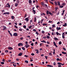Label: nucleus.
<instances>
[{
  "label": "nucleus",
  "instance_id": "1",
  "mask_svg": "<svg viewBox=\"0 0 67 67\" xmlns=\"http://www.w3.org/2000/svg\"><path fill=\"white\" fill-rule=\"evenodd\" d=\"M46 13L47 14H49L48 16H50V14H51V15H53V14L51 13V12H49V10H47Z\"/></svg>",
  "mask_w": 67,
  "mask_h": 67
},
{
  "label": "nucleus",
  "instance_id": "2",
  "mask_svg": "<svg viewBox=\"0 0 67 67\" xmlns=\"http://www.w3.org/2000/svg\"><path fill=\"white\" fill-rule=\"evenodd\" d=\"M41 42H42V43H41L40 46H42L43 43H46V41H45V40H43L42 41H41Z\"/></svg>",
  "mask_w": 67,
  "mask_h": 67
},
{
  "label": "nucleus",
  "instance_id": "3",
  "mask_svg": "<svg viewBox=\"0 0 67 67\" xmlns=\"http://www.w3.org/2000/svg\"><path fill=\"white\" fill-rule=\"evenodd\" d=\"M25 20L26 21L27 23V22H28V21H29V17H26V18H25Z\"/></svg>",
  "mask_w": 67,
  "mask_h": 67
},
{
  "label": "nucleus",
  "instance_id": "4",
  "mask_svg": "<svg viewBox=\"0 0 67 67\" xmlns=\"http://www.w3.org/2000/svg\"><path fill=\"white\" fill-rule=\"evenodd\" d=\"M57 64H58V65H59V64H61V65H62V66H63V65H64V63L63 64H62V63H60V62H58Z\"/></svg>",
  "mask_w": 67,
  "mask_h": 67
},
{
  "label": "nucleus",
  "instance_id": "5",
  "mask_svg": "<svg viewBox=\"0 0 67 67\" xmlns=\"http://www.w3.org/2000/svg\"><path fill=\"white\" fill-rule=\"evenodd\" d=\"M23 43H19L18 46H23Z\"/></svg>",
  "mask_w": 67,
  "mask_h": 67
},
{
  "label": "nucleus",
  "instance_id": "6",
  "mask_svg": "<svg viewBox=\"0 0 67 67\" xmlns=\"http://www.w3.org/2000/svg\"><path fill=\"white\" fill-rule=\"evenodd\" d=\"M13 35L14 36H18V34L17 32H14V34H13Z\"/></svg>",
  "mask_w": 67,
  "mask_h": 67
},
{
  "label": "nucleus",
  "instance_id": "7",
  "mask_svg": "<svg viewBox=\"0 0 67 67\" xmlns=\"http://www.w3.org/2000/svg\"><path fill=\"white\" fill-rule=\"evenodd\" d=\"M61 28H60V27H59L58 28V27H57L56 29L57 30H61Z\"/></svg>",
  "mask_w": 67,
  "mask_h": 67
},
{
  "label": "nucleus",
  "instance_id": "8",
  "mask_svg": "<svg viewBox=\"0 0 67 67\" xmlns=\"http://www.w3.org/2000/svg\"><path fill=\"white\" fill-rule=\"evenodd\" d=\"M53 44H54V46H55L56 48H58V46L57 45H56V43H55V41H54Z\"/></svg>",
  "mask_w": 67,
  "mask_h": 67
},
{
  "label": "nucleus",
  "instance_id": "9",
  "mask_svg": "<svg viewBox=\"0 0 67 67\" xmlns=\"http://www.w3.org/2000/svg\"><path fill=\"white\" fill-rule=\"evenodd\" d=\"M30 45H29V44H28H28H27V45H25L24 47H26V48H28L29 47Z\"/></svg>",
  "mask_w": 67,
  "mask_h": 67
},
{
  "label": "nucleus",
  "instance_id": "10",
  "mask_svg": "<svg viewBox=\"0 0 67 67\" xmlns=\"http://www.w3.org/2000/svg\"><path fill=\"white\" fill-rule=\"evenodd\" d=\"M7 27L6 26H4L3 27V30H6Z\"/></svg>",
  "mask_w": 67,
  "mask_h": 67
},
{
  "label": "nucleus",
  "instance_id": "11",
  "mask_svg": "<svg viewBox=\"0 0 67 67\" xmlns=\"http://www.w3.org/2000/svg\"><path fill=\"white\" fill-rule=\"evenodd\" d=\"M29 4H32V0H29Z\"/></svg>",
  "mask_w": 67,
  "mask_h": 67
},
{
  "label": "nucleus",
  "instance_id": "12",
  "mask_svg": "<svg viewBox=\"0 0 67 67\" xmlns=\"http://www.w3.org/2000/svg\"><path fill=\"white\" fill-rule=\"evenodd\" d=\"M56 34L57 35H61V34H59V32H56Z\"/></svg>",
  "mask_w": 67,
  "mask_h": 67
},
{
  "label": "nucleus",
  "instance_id": "13",
  "mask_svg": "<svg viewBox=\"0 0 67 67\" xmlns=\"http://www.w3.org/2000/svg\"><path fill=\"white\" fill-rule=\"evenodd\" d=\"M23 54V53H19L18 55L19 56H21Z\"/></svg>",
  "mask_w": 67,
  "mask_h": 67
},
{
  "label": "nucleus",
  "instance_id": "14",
  "mask_svg": "<svg viewBox=\"0 0 67 67\" xmlns=\"http://www.w3.org/2000/svg\"><path fill=\"white\" fill-rule=\"evenodd\" d=\"M47 24L46 23H43V26H45V25H46V27H47Z\"/></svg>",
  "mask_w": 67,
  "mask_h": 67
},
{
  "label": "nucleus",
  "instance_id": "15",
  "mask_svg": "<svg viewBox=\"0 0 67 67\" xmlns=\"http://www.w3.org/2000/svg\"><path fill=\"white\" fill-rule=\"evenodd\" d=\"M8 48L9 49H13V48H12V47H8Z\"/></svg>",
  "mask_w": 67,
  "mask_h": 67
},
{
  "label": "nucleus",
  "instance_id": "16",
  "mask_svg": "<svg viewBox=\"0 0 67 67\" xmlns=\"http://www.w3.org/2000/svg\"><path fill=\"white\" fill-rule=\"evenodd\" d=\"M11 18L12 19H14V18H15V16H14V15H12L11 16Z\"/></svg>",
  "mask_w": 67,
  "mask_h": 67
},
{
  "label": "nucleus",
  "instance_id": "17",
  "mask_svg": "<svg viewBox=\"0 0 67 67\" xmlns=\"http://www.w3.org/2000/svg\"><path fill=\"white\" fill-rule=\"evenodd\" d=\"M7 7H9V8H10V5L9 4V3H7Z\"/></svg>",
  "mask_w": 67,
  "mask_h": 67
},
{
  "label": "nucleus",
  "instance_id": "18",
  "mask_svg": "<svg viewBox=\"0 0 67 67\" xmlns=\"http://www.w3.org/2000/svg\"><path fill=\"white\" fill-rule=\"evenodd\" d=\"M54 40H58V38H57V37H54Z\"/></svg>",
  "mask_w": 67,
  "mask_h": 67
},
{
  "label": "nucleus",
  "instance_id": "19",
  "mask_svg": "<svg viewBox=\"0 0 67 67\" xmlns=\"http://www.w3.org/2000/svg\"><path fill=\"white\" fill-rule=\"evenodd\" d=\"M47 67H53V66H52V65H47Z\"/></svg>",
  "mask_w": 67,
  "mask_h": 67
},
{
  "label": "nucleus",
  "instance_id": "20",
  "mask_svg": "<svg viewBox=\"0 0 67 67\" xmlns=\"http://www.w3.org/2000/svg\"><path fill=\"white\" fill-rule=\"evenodd\" d=\"M57 3H58V5H59L60 8V2H59V1H58Z\"/></svg>",
  "mask_w": 67,
  "mask_h": 67
},
{
  "label": "nucleus",
  "instance_id": "21",
  "mask_svg": "<svg viewBox=\"0 0 67 67\" xmlns=\"http://www.w3.org/2000/svg\"><path fill=\"white\" fill-rule=\"evenodd\" d=\"M37 20V18L36 17H34V22H36V21Z\"/></svg>",
  "mask_w": 67,
  "mask_h": 67
},
{
  "label": "nucleus",
  "instance_id": "22",
  "mask_svg": "<svg viewBox=\"0 0 67 67\" xmlns=\"http://www.w3.org/2000/svg\"><path fill=\"white\" fill-rule=\"evenodd\" d=\"M9 14V13L8 12H7V13H4V14Z\"/></svg>",
  "mask_w": 67,
  "mask_h": 67
},
{
  "label": "nucleus",
  "instance_id": "23",
  "mask_svg": "<svg viewBox=\"0 0 67 67\" xmlns=\"http://www.w3.org/2000/svg\"><path fill=\"white\" fill-rule=\"evenodd\" d=\"M63 26L64 27H66L67 26V23H65L64 25H63Z\"/></svg>",
  "mask_w": 67,
  "mask_h": 67
},
{
  "label": "nucleus",
  "instance_id": "24",
  "mask_svg": "<svg viewBox=\"0 0 67 67\" xmlns=\"http://www.w3.org/2000/svg\"><path fill=\"white\" fill-rule=\"evenodd\" d=\"M22 49H23L24 51H25V48L24 47H22Z\"/></svg>",
  "mask_w": 67,
  "mask_h": 67
},
{
  "label": "nucleus",
  "instance_id": "25",
  "mask_svg": "<svg viewBox=\"0 0 67 67\" xmlns=\"http://www.w3.org/2000/svg\"><path fill=\"white\" fill-rule=\"evenodd\" d=\"M62 5H63V8L64 5H65V3H62Z\"/></svg>",
  "mask_w": 67,
  "mask_h": 67
},
{
  "label": "nucleus",
  "instance_id": "26",
  "mask_svg": "<svg viewBox=\"0 0 67 67\" xmlns=\"http://www.w3.org/2000/svg\"><path fill=\"white\" fill-rule=\"evenodd\" d=\"M62 53H63V54H66V53H65V52H62Z\"/></svg>",
  "mask_w": 67,
  "mask_h": 67
},
{
  "label": "nucleus",
  "instance_id": "27",
  "mask_svg": "<svg viewBox=\"0 0 67 67\" xmlns=\"http://www.w3.org/2000/svg\"><path fill=\"white\" fill-rule=\"evenodd\" d=\"M54 3L56 5H57V3L56 1H55Z\"/></svg>",
  "mask_w": 67,
  "mask_h": 67
},
{
  "label": "nucleus",
  "instance_id": "28",
  "mask_svg": "<svg viewBox=\"0 0 67 67\" xmlns=\"http://www.w3.org/2000/svg\"><path fill=\"white\" fill-rule=\"evenodd\" d=\"M59 45H61V44H62V41H59Z\"/></svg>",
  "mask_w": 67,
  "mask_h": 67
},
{
  "label": "nucleus",
  "instance_id": "29",
  "mask_svg": "<svg viewBox=\"0 0 67 67\" xmlns=\"http://www.w3.org/2000/svg\"><path fill=\"white\" fill-rule=\"evenodd\" d=\"M50 37V36H49L48 35H47V38H48V39H49V38Z\"/></svg>",
  "mask_w": 67,
  "mask_h": 67
},
{
  "label": "nucleus",
  "instance_id": "30",
  "mask_svg": "<svg viewBox=\"0 0 67 67\" xmlns=\"http://www.w3.org/2000/svg\"><path fill=\"white\" fill-rule=\"evenodd\" d=\"M36 34H37V35H38V34H39L38 33V32H36Z\"/></svg>",
  "mask_w": 67,
  "mask_h": 67
},
{
  "label": "nucleus",
  "instance_id": "31",
  "mask_svg": "<svg viewBox=\"0 0 67 67\" xmlns=\"http://www.w3.org/2000/svg\"><path fill=\"white\" fill-rule=\"evenodd\" d=\"M2 12H3L4 13L3 14H4V12H5V10H2Z\"/></svg>",
  "mask_w": 67,
  "mask_h": 67
},
{
  "label": "nucleus",
  "instance_id": "32",
  "mask_svg": "<svg viewBox=\"0 0 67 67\" xmlns=\"http://www.w3.org/2000/svg\"><path fill=\"white\" fill-rule=\"evenodd\" d=\"M57 61H59V60H60V59H59V58H57Z\"/></svg>",
  "mask_w": 67,
  "mask_h": 67
},
{
  "label": "nucleus",
  "instance_id": "33",
  "mask_svg": "<svg viewBox=\"0 0 67 67\" xmlns=\"http://www.w3.org/2000/svg\"><path fill=\"white\" fill-rule=\"evenodd\" d=\"M34 8H35V7H32V10H33V12H34Z\"/></svg>",
  "mask_w": 67,
  "mask_h": 67
},
{
  "label": "nucleus",
  "instance_id": "34",
  "mask_svg": "<svg viewBox=\"0 0 67 67\" xmlns=\"http://www.w3.org/2000/svg\"><path fill=\"white\" fill-rule=\"evenodd\" d=\"M36 10H34V14H35V13H36Z\"/></svg>",
  "mask_w": 67,
  "mask_h": 67
},
{
  "label": "nucleus",
  "instance_id": "35",
  "mask_svg": "<svg viewBox=\"0 0 67 67\" xmlns=\"http://www.w3.org/2000/svg\"><path fill=\"white\" fill-rule=\"evenodd\" d=\"M2 61H3V62H4H4L5 61V59H2Z\"/></svg>",
  "mask_w": 67,
  "mask_h": 67
},
{
  "label": "nucleus",
  "instance_id": "36",
  "mask_svg": "<svg viewBox=\"0 0 67 67\" xmlns=\"http://www.w3.org/2000/svg\"><path fill=\"white\" fill-rule=\"evenodd\" d=\"M63 34H62V37H63V38H65V36L64 35H63Z\"/></svg>",
  "mask_w": 67,
  "mask_h": 67
},
{
  "label": "nucleus",
  "instance_id": "37",
  "mask_svg": "<svg viewBox=\"0 0 67 67\" xmlns=\"http://www.w3.org/2000/svg\"><path fill=\"white\" fill-rule=\"evenodd\" d=\"M49 55L52 56V54L51 53H49Z\"/></svg>",
  "mask_w": 67,
  "mask_h": 67
},
{
  "label": "nucleus",
  "instance_id": "38",
  "mask_svg": "<svg viewBox=\"0 0 67 67\" xmlns=\"http://www.w3.org/2000/svg\"><path fill=\"white\" fill-rule=\"evenodd\" d=\"M56 62H54L53 63V65H54V66H55V65H56Z\"/></svg>",
  "mask_w": 67,
  "mask_h": 67
},
{
  "label": "nucleus",
  "instance_id": "39",
  "mask_svg": "<svg viewBox=\"0 0 67 67\" xmlns=\"http://www.w3.org/2000/svg\"><path fill=\"white\" fill-rule=\"evenodd\" d=\"M31 46H32V47H33V46H34V43H32L31 42Z\"/></svg>",
  "mask_w": 67,
  "mask_h": 67
},
{
  "label": "nucleus",
  "instance_id": "40",
  "mask_svg": "<svg viewBox=\"0 0 67 67\" xmlns=\"http://www.w3.org/2000/svg\"><path fill=\"white\" fill-rule=\"evenodd\" d=\"M23 27H24L25 29H26V26L25 25H24Z\"/></svg>",
  "mask_w": 67,
  "mask_h": 67
},
{
  "label": "nucleus",
  "instance_id": "41",
  "mask_svg": "<svg viewBox=\"0 0 67 67\" xmlns=\"http://www.w3.org/2000/svg\"><path fill=\"white\" fill-rule=\"evenodd\" d=\"M44 2H41V5H44Z\"/></svg>",
  "mask_w": 67,
  "mask_h": 67
},
{
  "label": "nucleus",
  "instance_id": "42",
  "mask_svg": "<svg viewBox=\"0 0 67 67\" xmlns=\"http://www.w3.org/2000/svg\"><path fill=\"white\" fill-rule=\"evenodd\" d=\"M18 5V3L17 2V3H16V4H15V7H17V5Z\"/></svg>",
  "mask_w": 67,
  "mask_h": 67
},
{
  "label": "nucleus",
  "instance_id": "43",
  "mask_svg": "<svg viewBox=\"0 0 67 67\" xmlns=\"http://www.w3.org/2000/svg\"><path fill=\"white\" fill-rule=\"evenodd\" d=\"M25 62H26L27 63H28V61L27 60H25Z\"/></svg>",
  "mask_w": 67,
  "mask_h": 67
},
{
  "label": "nucleus",
  "instance_id": "44",
  "mask_svg": "<svg viewBox=\"0 0 67 67\" xmlns=\"http://www.w3.org/2000/svg\"><path fill=\"white\" fill-rule=\"evenodd\" d=\"M5 52H8L9 51H8V50H6L5 51Z\"/></svg>",
  "mask_w": 67,
  "mask_h": 67
},
{
  "label": "nucleus",
  "instance_id": "45",
  "mask_svg": "<svg viewBox=\"0 0 67 67\" xmlns=\"http://www.w3.org/2000/svg\"><path fill=\"white\" fill-rule=\"evenodd\" d=\"M39 50H38V49H37V52H36L37 53H39Z\"/></svg>",
  "mask_w": 67,
  "mask_h": 67
},
{
  "label": "nucleus",
  "instance_id": "46",
  "mask_svg": "<svg viewBox=\"0 0 67 67\" xmlns=\"http://www.w3.org/2000/svg\"><path fill=\"white\" fill-rule=\"evenodd\" d=\"M60 8H63V4H62V6H60Z\"/></svg>",
  "mask_w": 67,
  "mask_h": 67
},
{
  "label": "nucleus",
  "instance_id": "47",
  "mask_svg": "<svg viewBox=\"0 0 67 67\" xmlns=\"http://www.w3.org/2000/svg\"><path fill=\"white\" fill-rule=\"evenodd\" d=\"M58 67H62V65L61 64H59V65H58Z\"/></svg>",
  "mask_w": 67,
  "mask_h": 67
},
{
  "label": "nucleus",
  "instance_id": "48",
  "mask_svg": "<svg viewBox=\"0 0 67 67\" xmlns=\"http://www.w3.org/2000/svg\"><path fill=\"white\" fill-rule=\"evenodd\" d=\"M1 64H2V65L4 64V62H3V61H2V62H1Z\"/></svg>",
  "mask_w": 67,
  "mask_h": 67
},
{
  "label": "nucleus",
  "instance_id": "49",
  "mask_svg": "<svg viewBox=\"0 0 67 67\" xmlns=\"http://www.w3.org/2000/svg\"><path fill=\"white\" fill-rule=\"evenodd\" d=\"M25 44L26 45H27V44H28V42H27V41H26Z\"/></svg>",
  "mask_w": 67,
  "mask_h": 67
},
{
  "label": "nucleus",
  "instance_id": "50",
  "mask_svg": "<svg viewBox=\"0 0 67 67\" xmlns=\"http://www.w3.org/2000/svg\"><path fill=\"white\" fill-rule=\"evenodd\" d=\"M50 3H51V4H52V5H54V3H53V2H51V1H50Z\"/></svg>",
  "mask_w": 67,
  "mask_h": 67
},
{
  "label": "nucleus",
  "instance_id": "51",
  "mask_svg": "<svg viewBox=\"0 0 67 67\" xmlns=\"http://www.w3.org/2000/svg\"><path fill=\"white\" fill-rule=\"evenodd\" d=\"M43 19H42V20H41V23H42L43 21Z\"/></svg>",
  "mask_w": 67,
  "mask_h": 67
},
{
  "label": "nucleus",
  "instance_id": "52",
  "mask_svg": "<svg viewBox=\"0 0 67 67\" xmlns=\"http://www.w3.org/2000/svg\"><path fill=\"white\" fill-rule=\"evenodd\" d=\"M63 48L64 51H66V49H65V48Z\"/></svg>",
  "mask_w": 67,
  "mask_h": 67
},
{
  "label": "nucleus",
  "instance_id": "53",
  "mask_svg": "<svg viewBox=\"0 0 67 67\" xmlns=\"http://www.w3.org/2000/svg\"><path fill=\"white\" fill-rule=\"evenodd\" d=\"M19 30H20V31H22V30H23L22 29H21V28H20V29H19Z\"/></svg>",
  "mask_w": 67,
  "mask_h": 67
},
{
  "label": "nucleus",
  "instance_id": "54",
  "mask_svg": "<svg viewBox=\"0 0 67 67\" xmlns=\"http://www.w3.org/2000/svg\"><path fill=\"white\" fill-rule=\"evenodd\" d=\"M16 60V61H19V58H17Z\"/></svg>",
  "mask_w": 67,
  "mask_h": 67
},
{
  "label": "nucleus",
  "instance_id": "55",
  "mask_svg": "<svg viewBox=\"0 0 67 67\" xmlns=\"http://www.w3.org/2000/svg\"><path fill=\"white\" fill-rule=\"evenodd\" d=\"M17 4H18V3H19V0H17Z\"/></svg>",
  "mask_w": 67,
  "mask_h": 67
},
{
  "label": "nucleus",
  "instance_id": "56",
  "mask_svg": "<svg viewBox=\"0 0 67 67\" xmlns=\"http://www.w3.org/2000/svg\"><path fill=\"white\" fill-rule=\"evenodd\" d=\"M44 31H42V33H44Z\"/></svg>",
  "mask_w": 67,
  "mask_h": 67
},
{
  "label": "nucleus",
  "instance_id": "57",
  "mask_svg": "<svg viewBox=\"0 0 67 67\" xmlns=\"http://www.w3.org/2000/svg\"><path fill=\"white\" fill-rule=\"evenodd\" d=\"M43 14L44 15H45V14H44V13H43L42 14H41V15H43Z\"/></svg>",
  "mask_w": 67,
  "mask_h": 67
},
{
  "label": "nucleus",
  "instance_id": "58",
  "mask_svg": "<svg viewBox=\"0 0 67 67\" xmlns=\"http://www.w3.org/2000/svg\"><path fill=\"white\" fill-rule=\"evenodd\" d=\"M31 27H32L31 26H29V29H31Z\"/></svg>",
  "mask_w": 67,
  "mask_h": 67
},
{
  "label": "nucleus",
  "instance_id": "59",
  "mask_svg": "<svg viewBox=\"0 0 67 67\" xmlns=\"http://www.w3.org/2000/svg\"><path fill=\"white\" fill-rule=\"evenodd\" d=\"M33 30H34V31H36V30H35V29H34Z\"/></svg>",
  "mask_w": 67,
  "mask_h": 67
},
{
  "label": "nucleus",
  "instance_id": "60",
  "mask_svg": "<svg viewBox=\"0 0 67 67\" xmlns=\"http://www.w3.org/2000/svg\"><path fill=\"white\" fill-rule=\"evenodd\" d=\"M10 35H11V36H12V34H11V32H10Z\"/></svg>",
  "mask_w": 67,
  "mask_h": 67
},
{
  "label": "nucleus",
  "instance_id": "61",
  "mask_svg": "<svg viewBox=\"0 0 67 67\" xmlns=\"http://www.w3.org/2000/svg\"><path fill=\"white\" fill-rule=\"evenodd\" d=\"M36 8H39V6L38 5H36Z\"/></svg>",
  "mask_w": 67,
  "mask_h": 67
},
{
  "label": "nucleus",
  "instance_id": "62",
  "mask_svg": "<svg viewBox=\"0 0 67 67\" xmlns=\"http://www.w3.org/2000/svg\"><path fill=\"white\" fill-rule=\"evenodd\" d=\"M47 44H50V43L49 42V41H47Z\"/></svg>",
  "mask_w": 67,
  "mask_h": 67
},
{
  "label": "nucleus",
  "instance_id": "63",
  "mask_svg": "<svg viewBox=\"0 0 67 67\" xmlns=\"http://www.w3.org/2000/svg\"><path fill=\"white\" fill-rule=\"evenodd\" d=\"M43 38H44L45 39H46V36H44V37H43Z\"/></svg>",
  "mask_w": 67,
  "mask_h": 67
},
{
  "label": "nucleus",
  "instance_id": "64",
  "mask_svg": "<svg viewBox=\"0 0 67 67\" xmlns=\"http://www.w3.org/2000/svg\"><path fill=\"white\" fill-rule=\"evenodd\" d=\"M44 5H45L46 7H47V4H44Z\"/></svg>",
  "mask_w": 67,
  "mask_h": 67
}]
</instances>
